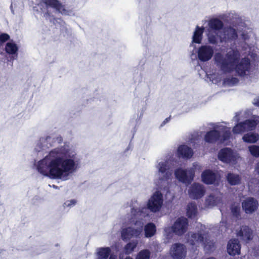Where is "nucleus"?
I'll return each mask as SVG.
<instances>
[{
  "instance_id": "f257e3e1",
  "label": "nucleus",
  "mask_w": 259,
  "mask_h": 259,
  "mask_svg": "<svg viewBox=\"0 0 259 259\" xmlns=\"http://www.w3.org/2000/svg\"><path fill=\"white\" fill-rule=\"evenodd\" d=\"M79 157L72 146L65 145L50 150L34 166L41 176L53 180L65 181L77 170Z\"/></svg>"
},
{
  "instance_id": "f03ea898",
  "label": "nucleus",
  "mask_w": 259,
  "mask_h": 259,
  "mask_svg": "<svg viewBox=\"0 0 259 259\" xmlns=\"http://www.w3.org/2000/svg\"><path fill=\"white\" fill-rule=\"evenodd\" d=\"M169 158L157 161L155 164L156 171L154 175V183L157 190L151 196L147 203V208L152 212L160 211L163 205V195L160 190H167L170 182L171 172L169 170Z\"/></svg>"
},
{
  "instance_id": "7ed1b4c3",
  "label": "nucleus",
  "mask_w": 259,
  "mask_h": 259,
  "mask_svg": "<svg viewBox=\"0 0 259 259\" xmlns=\"http://www.w3.org/2000/svg\"><path fill=\"white\" fill-rule=\"evenodd\" d=\"M240 53L233 46L227 51L226 56L220 53H216L214 55L215 63L225 72H229L233 70L240 76L247 78L252 77L253 73L248 58H244L238 62Z\"/></svg>"
},
{
  "instance_id": "20e7f679",
  "label": "nucleus",
  "mask_w": 259,
  "mask_h": 259,
  "mask_svg": "<svg viewBox=\"0 0 259 259\" xmlns=\"http://www.w3.org/2000/svg\"><path fill=\"white\" fill-rule=\"evenodd\" d=\"M146 208L137 207L134 205L131 209L130 214H128L125 219V223L131 226L122 229L121 236L123 240H128L132 237H139L142 234L143 230L144 223L140 220Z\"/></svg>"
},
{
  "instance_id": "39448f33",
  "label": "nucleus",
  "mask_w": 259,
  "mask_h": 259,
  "mask_svg": "<svg viewBox=\"0 0 259 259\" xmlns=\"http://www.w3.org/2000/svg\"><path fill=\"white\" fill-rule=\"evenodd\" d=\"M198 230L189 232L187 237V242L193 247L197 248L200 245L206 252L212 251L214 248V242L210 239L205 226L198 224Z\"/></svg>"
},
{
  "instance_id": "423d86ee",
  "label": "nucleus",
  "mask_w": 259,
  "mask_h": 259,
  "mask_svg": "<svg viewBox=\"0 0 259 259\" xmlns=\"http://www.w3.org/2000/svg\"><path fill=\"white\" fill-rule=\"evenodd\" d=\"M224 122L211 123L209 124L210 131L204 136V141L209 143H213L219 141L224 143L231 137L230 128Z\"/></svg>"
},
{
  "instance_id": "0eeeda50",
  "label": "nucleus",
  "mask_w": 259,
  "mask_h": 259,
  "mask_svg": "<svg viewBox=\"0 0 259 259\" xmlns=\"http://www.w3.org/2000/svg\"><path fill=\"white\" fill-rule=\"evenodd\" d=\"M208 25L206 32L208 40L210 44H215L219 41L220 31L223 27V23L219 19L213 18L208 21Z\"/></svg>"
},
{
  "instance_id": "6e6552de",
  "label": "nucleus",
  "mask_w": 259,
  "mask_h": 259,
  "mask_svg": "<svg viewBox=\"0 0 259 259\" xmlns=\"http://www.w3.org/2000/svg\"><path fill=\"white\" fill-rule=\"evenodd\" d=\"M196 169H200V165L197 163H194L193 167L187 169L182 168H177L175 170V177L179 182L189 185L193 180Z\"/></svg>"
},
{
  "instance_id": "1a4fd4ad",
  "label": "nucleus",
  "mask_w": 259,
  "mask_h": 259,
  "mask_svg": "<svg viewBox=\"0 0 259 259\" xmlns=\"http://www.w3.org/2000/svg\"><path fill=\"white\" fill-rule=\"evenodd\" d=\"M218 158L224 163L235 164L241 159L237 152L229 148L222 149L218 153Z\"/></svg>"
},
{
  "instance_id": "9d476101",
  "label": "nucleus",
  "mask_w": 259,
  "mask_h": 259,
  "mask_svg": "<svg viewBox=\"0 0 259 259\" xmlns=\"http://www.w3.org/2000/svg\"><path fill=\"white\" fill-rule=\"evenodd\" d=\"M259 122V117H253V119L246 120L236 124L233 128L234 134H241L245 132L252 131Z\"/></svg>"
},
{
  "instance_id": "9b49d317",
  "label": "nucleus",
  "mask_w": 259,
  "mask_h": 259,
  "mask_svg": "<svg viewBox=\"0 0 259 259\" xmlns=\"http://www.w3.org/2000/svg\"><path fill=\"white\" fill-rule=\"evenodd\" d=\"M235 234L242 242L245 243L249 242L254 237L253 231L247 225H242L236 228Z\"/></svg>"
},
{
  "instance_id": "f8f14e48",
  "label": "nucleus",
  "mask_w": 259,
  "mask_h": 259,
  "mask_svg": "<svg viewBox=\"0 0 259 259\" xmlns=\"http://www.w3.org/2000/svg\"><path fill=\"white\" fill-rule=\"evenodd\" d=\"M169 254L172 259H185L187 255V247L182 243H175L169 249Z\"/></svg>"
},
{
  "instance_id": "ddd939ff",
  "label": "nucleus",
  "mask_w": 259,
  "mask_h": 259,
  "mask_svg": "<svg viewBox=\"0 0 259 259\" xmlns=\"http://www.w3.org/2000/svg\"><path fill=\"white\" fill-rule=\"evenodd\" d=\"M242 207L246 214H252L258 209V201L253 197L247 198L242 201Z\"/></svg>"
},
{
  "instance_id": "4468645a",
  "label": "nucleus",
  "mask_w": 259,
  "mask_h": 259,
  "mask_svg": "<svg viewBox=\"0 0 259 259\" xmlns=\"http://www.w3.org/2000/svg\"><path fill=\"white\" fill-rule=\"evenodd\" d=\"M42 1L46 5L48 11L49 9H52L54 11L58 12L62 15H68L70 14L69 11L67 10L58 0H42Z\"/></svg>"
},
{
  "instance_id": "2eb2a0df",
  "label": "nucleus",
  "mask_w": 259,
  "mask_h": 259,
  "mask_svg": "<svg viewBox=\"0 0 259 259\" xmlns=\"http://www.w3.org/2000/svg\"><path fill=\"white\" fill-rule=\"evenodd\" d=\"M188 226L187 219L185 218H180L174 224L172 230L176 234L181 236L187 231Z\"/></svg>"
},
{
  "instance_id": "dca6fc26",
  "label": "nucleus",
  "mask_w": 259,
  "mask_h": 259,
  "mask_svg": "<svg viewBox=\"0 0 259 259\" xmlns=\"http://www.w3.org/2000/svg\"><path fill=\"white\" fill-rule=\"evenodd\" d=\"M213 53L212 47L207 45L202 46L198 49V58L201 61L206 62L212 58Z\"/></svg>"
},
{
  "instance_id": "f3484780",
  "label": "nucleus",
  "mask_w": 259,
  "mask_h": 259,
  "mask_svg": "<svg viewBox=\"0 0 259 259\" xmlns=\"http://www.w3.org/2000/svg\"><path fill=\"white\" fill-rule=\"evenodd\" d=\"M205 190L202 185L198 183H194L188 189L189 197L194 199L201 198L205 194Z\"/></svg>"
},
{
  "instance_id": "a211bd4d",
  "label": "nucleus",
  "mask_w": 259,
  "mask_h": 259,
  "mask_svg": "<svg viewBox=\"0 0 259 259\" xmlns=\"http://www.w3.org/2000/svg\"><path fill=\"white\" fill-rule=\"evenodd\" d=\"M222 195L219 192H213L205 199V204L207 207H212L222 202Z\"/></svg>"
},
{
  "instance_id": "6ab92c4d",
  "label": "nucleus",
  "mask_w": 259,
  "mask_h": 259,
  "mask_svg": "<svg viewBox=\"0 0 259 259\" xmlns=\"http://www.w3.org/2000/svg\"><path fill=\"white\" fill-rule=\"evenodd\" d=\"M177 156L180 158L190 159L193 155V150L188 146L183 144L180 145L177 150Z\"/></svg>"
},
{
  "instance_id": "aec40b11",
  "label": "nucleus",
  "mask_w": 259,
  "mask_h": 259,
  "mask_svg": "<svg viewBox=\"0 0 259 259\" xmlns=\"http://www.w3.org/2000/svg\"><path fill=\"white\" fill-rule=\"evenodd\" d=\"M223 33V36L220 35L219 37V40L221 42L231 41L236 39L237 37L235 29L232 27L225 28Z\"/></svg>"
},
{
  "instance_id": "412c9836",
  "label": "nucleus",
  "mask_w": 259,
  "mask_h": 259,
  "mask_svg": "<svg viewBox=\"0 0 259 259\" xmlns=\"http://www.w3.org/2000/svg\"><path fill=\"white\" fill-rule=\"evenodd\" d=\"M241 245L237 239H233L229 241L227 247V252L231 255L239 254L240 252Z\"/></svg>"
},
{
  "instance_id": "4be33fe9",
  "label": "nucleus",
  "mask_w": 259,
  "mask_h": 259,
  "mask_svg": "<svg viewBox=\"0 0 259 259\" xmlns=\"http://www.w3.org/2000/svg\"><path fill=\"white\" fill-rule=\"evenodd\" d=\"M202 181L206 184L214 183L218 179V176L210 170H206L201 175Z\"/></svg>"
},
{
  "instance_id": "5701e85b",
  "label": "nucleus",
  "mask_w": 259,
  "mask_h": 259,
  "mask_svg": "<svg viewBox=\"0 0 259 259\" xmlns=\"http://www.w3.org/2000/svg\"><path fill=\"white\" fill-rule=\"evenodd\" d=\"M5 50L7 53L12 55L11 59H16L18 55V47L14 42L10 41L6 44Z\"/></svg>"
},
{
  "instance_id": "b1692460",
  "label": "nucleus",
  "mask_w": 259,
  "mask_h": 259,
  "mask_svg": "<svg viewBox=\"0 0 259 259\" xmlns=\"http://www.w3.org/2000/svg\"><path fill=\"white\" fill-rule=\"evenodd\" d=\"M111 250L109 247H99L96 249V259H108L111 254Z\"/></svg>"
},
{
  "instance_id": "393cba45",
  "label": "nucleus",
  "mask_w": 259,
  "mask_h": 259,
  "mask_svg": "<svg viewBox=\"0 0 259 259\" xmlns=\"http://www.w3.org/2000/svg\"><path fill=\"white\" fill-rule=\"evenodd\" d=\"M204 31L203 27H200L198 26H196L195 30L193 33L192 37V42L191 45L193 43L200 44L202 39V34Z\"/></svg>"
},
{
  "instance_id": "a878e982",
  "label": "nucleus",
  "mask_w": 259,
  "mask_h": 259,
  "mask_svg": "<svg viewBox=\"0 0 259 259\" xmlns=\"http://www.w3.org/2000/svg\"><path fill=\"white\" fill-rule=\"evenodd\" d=\"M258 139L259 135L256 133H248L244 135L242 137L243 141L247 143H255Z\"/></svg>"
},
{
  "instance_id": "bb28decb",
  "label": "nucleus",
  "mask_w": 259,
  "mask_h": 259,
  "mask_svg": "<svg viewBox=\"0 0 259 259\" xmlns=\"http://www.w3.org/2000/svg\"><path fill=\"white\" fill-rule=\"evenodd\" d=\"M156 229L155 225L151 223L147 224L144 227V234L146 238H150L156 233Z\"/></svg>"
},
{
  "instance_id": "cd10ccee",
  "label": "nucleus",
  "mask_w": 259,
  "mask_h": 259,
  "mask_svg": "<svg viewBox=\"0 0 259 259\" xmlns=\"http://www.w3.org/2000/svg\"><path fill=\"white\" fill-rule=\"evenodd\" d=\"M227 179L228 183L231 185H236L240 183V177L238 175H235L231 173L228 174Z\"/></svg>"
},
{
  "instance_id": "c85d7f7f",
  "label": "nucleus",
  "mask_w": 259,
  "mask_h": 259,
  "mask_svg": "<svg viewBox=\"0 0 259 259\" xmlns=\"http://www.w3.org/2000/svg\"><path fill=\"white\" fill-rule=\"evenodd\" d=\"M197 213V206L195 204L191 203L188 205L187 214L188 217L193 218Z\"/></svg>"
},
{
  "instance_id": "c756f323",
  "label": "nucleus",
  "mask_w": 259,
  "mask_h": 259,
  "mask_svg": "<svg viewBox=\"0 0 259 259\" xmlns=\"http://www.w3.org/2000/svg\"><path fill=\"white\" fill-rule=\"evenodd\" d=\"M52 141V139L51 137L46 136L40 139L38 144H40L42 147H49L51 146Z\"/></svg>"
},
{
  "instance_id": "7c9ffc66",
  "label": "nucleus",
  "mask_w": 259,
  "mask_h": 259,
  "mask_svg": "<svg viewBox=\"0 0 259 259\" xmlns=\"http://www.w3.org/2000/svg\"><path fill=\"white\" fill-rule=\"evenodd\" d=\"M150 252L148 249L141 250L137 255L135 259H150Z\"/></svg>"
},
{
  "instance_id": "2f4dec72",
  "label": "nucleus",
  "mask_w": 259,
  "mask_h": 259,
  "mask_svg": "<svg viewBox=\"0 0 259 259\" xmlns=\"http://www.w3.org/2000/svg\"><path fill=\"white\" fill-rule=\"evenodd\" d=\"M250 154L254 157H259V146L252 145L248 147Z\"/></svg>"
},
{
  "instance_id": "473e14b6",
  "label": "nucleus",
  "mask_w": 259,
  "mask_h": 259,
  "mask_svg": "<svg viewBox=\"0 0 259 259\" xmlns=\"http://www.w3.org/2000/svg\"><path fill=\"white\" fill-rule=\"evenodd\" d=\"M138 242L137 241L131 242L127 243L124 247V250L126 253H132L137 247Z\"/></svg>"
},
{
  "instance_id": "72a5a7b5",
  "label": "nucleus",
  "mask_w": 259,
  "mask_h": 259,
  "mask_svg": "<svg viewBox=\"0 0 259 259\" xmlns=\"http://www.w3.org/2000/svg\"><path fill=\"white\" fill-rule=\"evenodd\" d=\"M208 77L214 83H218L221 80L222 77L218 74H212L208 75Z\"/></svg>"
},
{
  "instance_id": "f704fd0d",
  "label": "nucleus",
  "mask_w": 259,
  "mask_h": 259,
  "mask_svg": "<svg viewBox=\"0 0 259 259\" xmlns=\"http://www.w3.org/2000/svg\"><path fill=\"white\" fill-rule=\"evenodd\" d=\"M240 207L238 203H235L231 207V212L235 217H238L240 214Z\"/></svg>"
},
{
  "instance_id": "c9c22d12",
  "label": "nucleus",
  "mask_w": 259,
  "mask_h": 259,
  "mask_svg": "<svg viewBox=\"0 0 259 259\" xmlns=\"http://www.w3.org/2000/svg\"><path fill=\"white\" fill-rule=\"evenodd\" d=\"M238 80L236 78L226 79L224 80L223 83L225 85H234L238 82Z\"/></svg>"
},
{
  "instance_id": "e433bc0d",
  "label": "nucleus",
  "mask_w": 259,
  "mask_h": 259,
  "mask_svg": "<svg viewBox=\"0 0 259 259\" xmlns=\"http://www.w3.org/2000/svg\"><path fill=\"white\" fill-rule=\"evenodd\" d=\"M76 201L74 199H71L66 201L64 203V207L65 208H70L75 205Z\"/></svg>"
},
{
  "instance_id": "4c0bfd02",
  "label": "nucleus",
  "mask_w": 259,
  "mask_h": 259,
  "mask_svg": "<svg viewBox=\"0 0 259 259\" xmlns=\"http://www.w3.org/2000/svg\"><path fill=\"white\" fill-rule=\"evenodd\" d=\"M10 39V36L6 33H1V42L6 41Z\"/></svg>"
},
{
  "instance_id": "58836bf2",
  "label": "nucleus",
  "mask_w": 259,
  "mask_h": 259,
  "mask_svg": "<svg viewBox=\"0 0 259 259\" xmlns=\"http://www.w3.org/2000/svg\"><path fill=\"white\" fill-rule=\"evenodd\" d=\"M250 50L251 49L249 48V51H247V52L248 53V54L249 55H250L251 57L254 60L255 59V58L257 57V55L256 54H253V53H250Z\"/></svg>"
},
{
  "instance_id": "ea45409f",
  "label": "nucleus",
  "mask_w": 259,
  "mask_h": 259,
  "mask_svg": "<svg viewBox=\"0 0 259 259\" xmlns=\"http://www.w3.org/2000/svg\"><path fill=\"white\" fill-rule=\"evenodd\" d=\"M253 104L256 106H259V97L254 100Z\"/></svg>"
},
{
  "instance_id": "a19ab883",
  "label": "nucleus",
  "mask_w": 259,
  "mask_h": 259,
  "mask_svg": "<svg viewBox=\"0 0 259 259\" xmlns=\"http://www.w3.org/2000/svg\"><path fill=\"white\" fill-rule=\"evenodd\" d=\"M255 170L259 175V162L257 163V164L255 168Z\"/></svg>"
},
{
  "instance_id": "79ce46f5",
  "label": "nucleus",
  "mask_w": 259,
  "mask_h": 259,
  "mask_svg": "<svg viewBox=\"0 0 259 259\" xmlns=\"http://www.w3.org/2000/svg\"><path fill=\"white\" fill-rule=\"evenodd\" d=\"M109 259H117L116 255L114 254L110 255Z\"/></svg>"
},
{
  "instance_id": "37998d69",
  "label": "nucleus",
  "mask_w": 259,
  "mask_h": 259,
  "mask_svg": "<svg viewBox=\"0 0 259 259\" xmlns=\"http://www.w3.org/2000/svg\"><path fill=\"white\" fill-rule=\"evenodd\" d=\"M170 231V228H166L165 229V235L168 237V233Z\"/></svg>"
},
{
  "instance_id": "c03bdc74",
  "label": "nucleus",
  "mask_w": 259,
  "mask_h": 259,
  "mask_svg": "<svg viewBox=\"0 0 259 259\" xmlns=\"http://www.w3.org/2000/svg\"><path fill=\"white\" fill-rule=\"evenodd\" d=\"M234 119L236 121H238V120L240 119L238 117V115H236L235 117H234Z\"/></svg>"
},
{
  "instance_id": "a18cd8bd",
  "label": "nucleus",
  "mask_w": 259,
  "mask_h": 259,
  "mask_svg": "<svg viewBox=\"0 0 259 259\" xmlns=\"http://www.w3.org/2000/svg\"><path fill=\"white\" fill-rule=\"evenodd\" d=\"M120 259H121L120 256ZM125 259H133V258L132 257H131L130 256H127L125 257Z\"/></svg>"
},
{
  "instance_id": "49530a36",
  "label": "nucleus",
  "mask_w": 259,
  "mask_h": 259,
  "mask_svg": "<svg viewBox=\"0 0 259 259\" xmlns=\"http://www.w3.org/2000/svg\"><path fill=\"white\" fill-rule=\"evenodd\" d=\"M243 37L244 39V40H246L247 39V36H245L244 35H243Z\"/></svg>"
},
{
  "instance_id": "de8ad7c7",
  "label": "nucleus",
  "mask_w": 259,
  "mask_h": 259,
  "mask_svg": "<svg viewBox=\"0 0 259 259\" xmlns=\"http://www.w3.org/2000/svg\"><path fill=\"white\" fill-rule=\"evenodd\" d=\"M190 143H191V144H192V143H193V142L192 141V140H191Z\"/></svg>"
},
{
  "instance_id": "09e8293b",
  "label": "nucleus",
  "mask_w": 259,
  "mask_h": 259,
  "mask_svg": "<svg viewBox=\"0 0 259 259\" xmlns=\"http://www.w3.org/2000/svg\"><path fill=\"white\" fill-rule=\"evenodd\" d=\"M36 150H37V151H39V150H40V149H36Z\"/></svg>"
}]
</instances>
